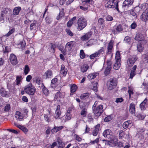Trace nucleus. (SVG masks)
I'll return each mask as SVG.
<instances>
[{"instance_id": "393cba45", "label": "nucleus", "mask_w": 148, "mask_h": 148, "mask_svg": "<svg viewBox=\"0 0 148 148\" xmlns=\"http://www.w3.org/2000/svg\"><path fill=\"white\" fill-rule=\"evenodd\" d=\"M21 114V112H20L17 111L15 115V118L18 119L19 121H21L23 118V116Z\"/></svg>"}, {"instance_id": "338daca9", "label": "nucleus", "mask_w": 148, "mask_h": 148, "mask_svg": "<svg viewBox=\"0 0 148 148\" xmlns=\"http://www.w3.org/2000/svg\"><path fill=\"white\" fill-rule=\"evenodd\" d=\"M137 25L135 22H133L131 25V28L132 29H134L137 27Z\"/></svg>"}, {"instance_id": "7ed1b4c3", "label": "nucleus", "mask_w": 148, "mask_h": 148, "mask_svg": "<svg viewBox=\"0 0 148 148\" xmlns=\"http://www.w3.org/2000/svg\"><path fill=\"white\" fill-rule=\"evenodd\" d=\"M24 90L25 92L29 95H33L36 91V88L32 85V84H29L25 88Z\"/></svg>"}, {"instance_id": "a878e982", "label": "nucleus", "mask_w": 148, "mask_h": 148, "mask_svg": "<svg viewBox=\"0 0 148 148\" xmlns=\"http://www.w3.org/2000/svg\"><path fill=\"white\" fill-rule=\"evenodd\" d=\"M99 73L98 72H95L89 74L87 77L88 78L90 79H92L95 78L97 76L99 75Z\"/></svg>"}, {"instance_id": "e2e57ef3", "label": "nucleus", "mask_w": 148, "mask_h": 148, "mask_svg": "<svg viewBox=\"0 0 148 148\" xmlns=\"http://www.w3.org/2000/svg\"><path fill=\"white\" fill-rule=\"evenodd\" d=\"M8 9L5 8L1 11V16L3 17L4 14H6L8 12Z\"/></svg>"}, {"instance_id": "c03bdc74", "label": "nucleus", "mask_w": 148, "mask_h": 148, "mask_svg": "<svg viewBox=\"0 0 148 148\" xmlns=\"http://www.w3.org/2000/svg\"><path fill=\"white\" fill-rule=\"evenodd\" d=\"M99 56V55L98 53L97 52H96L95 53L91 55L90 56V58L91 59H93Z\"/></svg>"}, {"instance_id": "20e7f679", "label": "nucleus", "mask_w": 148, "mask_h": 148, "mask_svg": "<svg viewBox=\"0 0 148 148\" xmlns=\"http://www.w3.org/2000/svg\"><path fill=\"white\" fill-rule=\"evenodd\" d=\"M103 108V106L102 105H100L96 108H94L92 109L93 112L96 116H99L102 112Z\"/></svg>"}, {"instance_id": "cd10ccee", "label": "nucleus", "mask_w": 148, "mask_h": 148, "mask_svg": "<svg viewBox=\"0 0 148 148\" xmlns=\"http://www.w3.org/2000/svg\"><path fill=\"white\" fill-rule=\"evenodd\" d=\"M143 35L142 34L138 33L136 34L134 39L136 40H138V41H140L142 40H144L143 39Z\"/></svg>"}, {"instance_id": "dca6fc26", "label": "nucleus", "mask_w": 148, "mask_h": 148, "mask_svg": "<svg viewBox=\"0 0 148 148\" xmlns=\"http://www.w3.org/2000/svg\"><path fill=\"white\" fill-rule=\"evenodd\" d=\"M92 35V33L91 32H88L85 35L81 37V39L83 41L88 40L90 38Z\"/></svg>"}, {"instance_id": "58836bf2", "label": "nucleus", "mask_w": 148, "mask_h": 148, "mask_svg": "<svg viewBox=\"0 0 148 148\" xmlns=\"http://www.w3.org/2000/svg\"><path fill=\"white\" fill-rule=\"evenodd\" d=\"M30 71L28 65H25L24 70V73L25 75L27 74Z\"/></svg>"}, {"instance_id": "aec40b11", "label": "nucleus", "mask_w": 148, "mask_h": 148, "mask_svg": "<svg viewBox=\"0 0 148 148\" xmlns=\"http://www.w3.org/2000/svg\"><path fill=\"white\" fill-rule=\"evenodd\" d=\"M21 8L20 7L18 6L14 8L13 11V14L14 15H18Z\"/></svg>"}, {"instance_id": "864d4df0", "label": "nucleus", "mask_w": 148, "mask_h": 148, "mask_svg": "<svg viewBox=\"0 0 148 148\" xmlns=\"http://www.w3.org/2000/svg\"><path fill=\"white\" fill-rule=\"evenodd\" d=\"M74 136L76 140L80 142L82 140V139L77 134H75Z\"/></svg>"}, {"instance_id": "0e129e2a", "label": "nucleus", "mask_w": 148, "mask_h": 148, "mask_svg": "<svg viewBox=\"0 0 148 148\" xmlns=\"http://www.w3.org/2000/svg\"><path fill=\"white\" fill-rule=\"evenodd\" d=\"M128 92L129 93V98H131V95H133L134 93L133 92L132 90L131 89L130 87H129V90H128Z\"/></svg>"}, {"instance_id": "a18cd8bd", "label": "nucleus", "mask_w": 148, "mask_h": 148, "mask_svg": "<svg viewBox=\"0 0 148 148\" xmlns=\"http://www.w3.org/2000/svg\"><path fill=\"white\" fill-rule=\"evenodd\" d=\"M111 68L109 67H107L104 72V74L106 76L108 75L110 73Z\"/></svg>"}, {"instance_id": "f8f14e48", "label": "nucleus", "mask_w": 148, "mask_h": 148, "mask_svg": "<svg viewBox=\"0 0 148 148\" xmlns=\"http://www.w3.org/2000/svg\"><path fill=\"white\" fill-rule=\"evenodd\" d=\"M74 43L75 42L72 41L67 42L65 46V50L70 51L74 45Z\"/></svg>"}, {"instance_id": "f257e3e1", "label": "nucleus", "mask_w": 148, "mask_h": 148, "mask_svg": "<svg viewBox=\"0 0 148 148\" xmlns=\"http://www.w3.org/2000/svg\"><path fill=\"white\" fill-rule=\"evenodd\" d=\"M78 27L77 29L79 30H81L84 28L87 25V21L84 17L80 18L77 21Z\"/></svg>"}, {"instance_id": "ea45409f", "label": "nucleus", "mask_w": 148, "mask_h": 148, "mask_svg": "<svg viewBox=\"0 0 148 148\" xmlns=\"http://www.w3.org/2000/svg\"><path fill=\"white\" fill-rule=\"evenodd\" d=\"M120 52L119 51H117L115 56V59L116 60H119L121 61V58L120 57Z\"/></svg>"}, {"instance_id": "c9c22d12", "label": "nucleus", "mask_w": 148, "mask_h": 148, "mask_svg": "<svg viewBox=\"0 0 148 148\" xmlns=\"http://www.w3.org/2000/svg\"><path fill=\"white\" fill-rule=\"evenodd\" d=\"M88 68V66L87 65H84L81 67V70L82 72H86Z\"/></svg>"}, {"instance_id": "5fc2aeb1", "label": "nucleus", "mask_w": 148, "mask_h": 148, "mask_svg": "<svg viewBox=\"0 0 148 148\" xmlns=\"http://www.w3.org/2000/svg\"><path fill=\"white\" fill-rule=\"evenodd\" d=\"M97 83L96 82L94 83L93 84V86L92 88V89L96 92H97Z\"/></svg>"}, {"instance_id": "ddd939ff", "label": "nucleus", "mask_w": 148, "mask_h": 148, "mask_svg": "<svg viewBox=\"0 0 148 148\" xmlns=\"http://www.w3.org/2000/svg\"><path fill=\"white\" fill-rule=\"evenodd\" d=\"M123 30V28L121 25H119L112 30V32L114 34H117Z\"/></svg>"}, {"instance_id": "9b49d317", "label": "nucleus", "mask_w": 148, "mask_h": 148, "mask_svg": "<svg viewBox=\"0 0 148 148\" xmlns=\"http://www.w3.org/2000/svg\"><path fill=\"white\" fill-rule=\"evenodd\" d=\"M10 61L12 64L14 65H16L18 62L17 60L16 57L14 54H11L10 57Z\"/></svg>"}, {"instance_id": "69168bd1", "label": "nucleus", "mask_w": 148, "mask_h": 148, "mask_svg": "<svg viewBox=\"0 0 148 148\" xmlns=\"http://www.w3.org/2000/svg\"><path fill=\"white\" fill-rule=\"evenodd\" d=\"M18 45H21V46L23 47H24L25 45V42L23 40L20 41L19 42V43L18 44Z\"/></svg>"}, {"instance_id": "0eeeda50", "label": "nucleus", "mask_w": 148, "mask_h": 148, "mask_svg": "<svg viewBox=\"0 0 148 148\" xmlns=\"http://www.w3.org/2000/svg\"><path fill=\"white\" fill-rule=\"evenodd\" d=\"M109 2L110 3L111 8H115V9L119 12V10L118 8L119 1L116 0H110Z\"/></svg>"}, {"instance_id": "3c124183", "label": "nucleus", "mask_w": 148, "mask_h": 148, "mask_svg": "<svg viewBox=\"0 0 148 148\" xmlns=\"http://www.w3.org/2000/svg\"><path fill=\"white\" fill-rule=\"evenodd\" d=\"M15 31V29L14 28H13L10 30L8 33L5 35L7 36H9L12 34L14 33Z\"/></svg>"}, {"instance_id": "603ef678", "label": "nucleus", "mask_w": 148, "mask_h": 148, "mask_svg": "<svg viewBox=\"0 0 148 148\" xmlns=\"http://www.w3.org/2000/svg\"><path fill=\"white\" fill-rule=\"evenodd\" d=\"M92 41V40H90L88 42L85 44V45L87 47H89L92 46L93 44Z\"/></svg>"}, {"instance_id": "bb28decb", "label": "nucleus", "mask_w": 148, "mask_h": 148, "mask_svg": "<svg viewBox=\"0 0 148 148\" xmlns=\"http://www.w3.org/2000/svg\"><path fill=\"white\" fill-rule=\"evenodd\" d=\"M67 70L66 69H65L64 65H62L61 70L60 71V73L63 75H66L67 73Z\"/></svg>"}, {"instance_id": "f704fd0d", "label": "nucleus", "mask_w": 148, "mask_h": 148, "mask_svg": "<svg viewBox=\"0 0 148 148\" xmlns=\"http://www.w3.org/2000/svg\"><path fill=\"white\" fill-rule=\"evenodd\" d=\"M51 47H50V51L52 53H54L55 51V48L56 46V45L52 43H50Z\"/></svg>"}, {"instance_id": "a19ab883", "label": "nucleus", "mask_w": 148, "mask_h": 148, "mask_svg": "<svg viewBox=\"0 0 148 148\" xmlns=\"http://www.w3.org/2000/svg\"><path fill=\"white\" fill-rule=\"evenodd\" d=\"M10 109V104L9 103L7 104L6 106L4 107V111L5 112H8Z\"/></svg>"}, {"instance_id": "c85d7f7f", "label": "nucleus", "mask_w": 148, "mask_h": 148, "mask_svg": "<svg viewBox=\"0 0 148 148\" xmlns=\"http://www.w3.org/2000/svg\"><path fill=\"white\" fill-rule=\"evenodd\" d=\"M120 62V61L116 60V62L113 66V68L114 69L117 70L119 68L121 65Z\"/></svg>"}, {"instance_id": "72a5a7b5", "label": "nucleus", "mask_w": 148, "mask_h": 148, "mask_svg": "<svg viewBox=\"0 0 148 148\" xmlns=\"http://www.w3.org/2000/svg\"><path fill=\"white\" fill-rule=\"evenodd\" d=\"M89 96V94L88 93H84L80 96V98L82 99H85L88 98Z\"/></svg>"}, {"instance_id": "de8ad7c7", "label": "nucleus", "mask_w": 148, "mask_h": 148, "mask_svg": "<svg viewBox=\"0 0 148 148\" xmlns=\"http://www.w3.org/2000/svg\"><path fill=\"white\" fill-rule=\"evenodd\" d=\"M80 56L81 58L83 59L85 57V55L83 50H81L80 51Z\"/></svg>"}, {"instance_id": "e433bc0d", "label": "nucleus", "mask_w": 148, "mask_h": 148, "mask_svg": "<svg viewBox=\"0 0 148 148\" xmlns=\"http://www.w3.org/2000/svg\"><path fill=\"white\" fill-rule=\"evenodd\" d=\"M104 20L102 18H100L98 20V24L99 25H102V27H104Z\"/></svg>"}, {"instance_id": "1a4fd4ad", "label": "nucleus", "mask_w": 148, "mask_h": 148, "mask_svg": "<svg viewBox=\"0 0 148 148\" xmlns=\"http://www.w3.org/2000/svg\"><path fill=\"white\" fill-rule=\"evenodd\" d=\"M140 18L142 21H148V8L147 9L142 13Z\"/></svg>"}, {"instance_id": "4d7b16f0", "label": "nucleus", "mask_w": 148, "mask_h": 148, "mask_svg": "<svg viewBox=\"0 0 148 148\" xmlns=\"http://www.w3.org/2000/svg\"><path fill=\"white\" fill-rule=\"evenodd\" d=\"M106 21H111L113 20L112 16L110 15H108L106 18Z\"/></svg>"}, {"instance_id": "13d9d810", "label": "nucleus", "mask_w": 148, "mask_h": 148, "mask_svg": "<svg viewBox=\"0 0 148 148\" xmlns=\"http://www.w3.org/2000/svg\"><path fill=\"white\" fill-rule=\"evenodd\" d=\"M124 41L125 42L129 44L130 42V39L129 37L127 36L125 37Z\"/></svg>"}, {"instance_id": "09e8293b", "label": "nucleus", "mask_w": 148, "mask_h": 148, "mask_svg": "<svg viewBox=\"0 0 148 148\" xmlns=\"http://www.w3.org/2000/svg\"><path fill=\"white\" fill-rule=\"evenodd\" d=\"M112 118L110 115L106 117L104 119L105 122H109L112 120Z\"/></svg>"}, {"instance_id": "423d86ee", "label": "nucleus", "mask_w": 148, "mask_h": 148, "mask_svg": "<svg viewBox=\"0 0 148 148\" xmlns=\"http://www.w3.org/2000/svg\"><path fill=\"white\" fill-rule=\"evenodd\" d=\"M138 58L136 55L131 56L127 60V65L129 66H131L134 64Z\"/></svg>"}, {"instance_id": "37998d69", "label": "nucleus", "mask_w": 148, "mask_h": 148, "mask_svg": "<svg viewBox=\"0 0 148 148\" xmlns=\"http://www.w3.org/2000/svg\"><path fill=\"white\" fill-rule=\"evenodd\" d=\"M70 110H68L66 113V120H69L71 118V116L70 113Z\"/></svg>"}, {"instance_id": "4468645a", "label": "nucleus", "mask_w": 148, "mask_h": 148, "mask_svg": "<svg viewBox=\"0 0 148 148\" xmlns=\"http://www.w3.org/2000/svg\"><path fill=\"white\" fill-rule=\"evenodd\" d=\"M60 105L57 106L55 112V115L54 118L56 119H61L60 117L61 114V112L60 110Z\"/></svg>"}, {"instance_id": "4be33fe9", "label": "nucleus", "mask_w": 148, "mask_h": 148, "mask_svg": "<svg viewBox=\"0 0 148 148\" xmlns=\"http://www.w3.org/2000/svg\"><path fill=\"white\" fill-rule=\"evenodd\" d=\"M57 142L58 144V148H65V144L64 142L60 139H57Z\"/></svg>"}, {"instance_id": "49530a36", "label": "nucleus", "mask_w": 148, "mask_h": 148, "mask_svg": "<svg viewBox=\"0 0 148 148\" xmlns=\"http://www.w3.org/2000/svg\"><path fill=\"white\" fill-rule=\"evenodd\" d=\"M21 77H20L19 76H17L16 77V84L17 85H19L20 84V82H21Z\"/></svg>"}, {"instance_id": "7c9ffc66", "label": "nucleus", "mask_w": 148, "mask_h": 148, "mask_svg": "<svg viewBox=\"0 0 148 148\" xmlns=\"http://www.w3.org/2000/svg\"><path fill=\"white\" fill-rule=\"evenodd\" d=\"M131 15L133 16L135 18H137L138 15L136 12L135 8H134L129 11Z\"/></svg>"}, {"instance_id": "473e14b6", "label": "nucleus", "mask_w": 148, "mask_h": 148, "mask_svg": "<svg viewBox=\"0 0 148 148\" xmlns=\"http://www.w3.org/2000/svg\"><path fill=\"white\" fill-rule=\"evenodd\" d=\"M132 123V121L130 120H129L127 121H125L123 125V126L124 128H127L128 127L129 125H130Z\"/></svg>"}, {"instance_id": "8fccbe9b", "label": "nucleus", "mask_w": 148, "mask_h": 148, "mask_svg": "<svg viewBox=\"0 0 148 148\" xmlns=\"http://www.w3.org/2000/svg\"><path fill=\"white\" fill-rule=\"evenodd\" d=\"M66 32L68 34L71 36H72L73 35V34L72 32L69 29H66Z\"/></svg>"}, {"instance_id": "680f3d73", "label": "nucleus", "mask_w": 148, "mask_h": 148, "mask_svg": "<svg viewBox=\"0 0 148 148\" xmlns=\"http://www.w3.org/2000/svg\"><path fill=\"white\" fill-rule=\"evenodd\" d=\"M99 138H97L94 140H93V141L91 140L90 143L91 144H94L95 143H97L99 142Z\"/></svg>"}, {"instance_id": "f3484780", "label": "nucleus", "mask_w": 148, "mask_h": 148, "mask_svg": "<svg viewBox=\"0 0 148 148\" xmlns=\"http://www.w3.org/2000/svg\"><path fill=\"white\" fill-rule=\"evenodd\" d=\"M63 128V127L62 126L57 127L54 125L53 128L51 130V132L53 134H54L61 130Z\"/></svg>"}, {"instance_id": "774afa93", "label": "nucleus", "mask_w": 148, "mask_h": 148, "mask_svg": "<svg viewBox=\"0 0 148 148\" xmlns=\"http://www.w3.org/2000/svg\"><path fill=\"white\" fill-rule=\"evenodd\" d=\"M73 22L71 21H70V20H69L67 23V26L68 27H71L72 25L73 24Z\"/></svg>"}, {"instance_id": "9d476101", "label": "nucleus", "mask_w": 148, "mask_h": 148, "mask_svg": "<svg viewBox=\"0 0 148 148\" xmlns=\"http://www.w3.org/2000/svg\"><path fill=\"white\" fill-rule=\"evenodd\" d=\"M114 42L113 40H111L109 43L107 49V54H110L112 52V51L113 47Z\"/></svg>"}, {"instance_id": "bf43d9fd", "label": "nucleus", "mask_w": 148, "mask_h": 148, "mask_svg": "<svg viewBox=\"0 0 148 148\" xmlns=\"http://www.w3.org/2000/svg\"><path fill=\"white\" fill-rule=\"evenodd\" d=\"M87 109L85 108H83L81 111L80 114L81 115L86 114L87 113Z\"/></svg>"}, {"instance_id": "2eb2a0df", "label": "nucleus", "mask_w": 148, "mask_h": 148, "mask_svg": "<svg viewBox=\"0 0 148 148\" xmlns=\"http://www.w3.org/2000/svg\"><path fill=\"white\" fill-rule=\"evenodd\" d=\"M0 94L3 97H7L8 96V92L6 91L2 87L0 89Z\"/></svg>"}, {"instance_id": "a211bd4d", "label": "nucleus", "mask_w": 148, "mask_h": 148, "mask_svg": "<svg viewBox=\"0 0 148 148\" xmlns=\"http://www.w3.org/2000/svg\"><path fill=\"white\" fill-rule=\"evenodd\" d=\"M52 75V72L51 71L48 70L45 73L43 77L45 79H47L51 78Z\"/></svg>"}, {"instance_id": "6e6552de", "label": "nucleus", "mask_w": 148, "mask_h": 148, "mask_svg": "<svg viewBox=\"0 0 148 148\" xmlns=\"http://www.w3.org/2000/svg\"><path fill=\"white\" fill-rule=\"evenodd\" d=\"M146 40H142L141 41H138L137 45V49L138 51L140 52H141L143 49V45L146 43Z\"/></svg>"}, {"instance_id": "c756f323", "label": "nucleus", "mask_w": 148, "mask_h": 148, "mask_svg": "<svg viewBox=\"0 0 148 148\" xmlns=\"http://www.w3.org/2000/svg\"><path fill=\"white\" fill-rule=\"evenodd\" d=\"M77 87L75 84H73L71 87V95H72L74 92L76 91Z\"/></svg>"}, {"instance_id": "6ab92c4d", "label": "nucleus", "mask_w": 148, "mask_h": 148, "mask_svg": "<svg viewBox=\"0 0 148 148\" xmlns=\"http://www.w3.org/2000/svg\"><path fill=\"white\" fill-rule=\"evenodd\" d=\"M129 112L132 114H135V106L133 103H132L130 104Z\"/></svg>"}, {"instance_id": "4c0bfd02", "label": "nucleus", "mask_w": 148, "mask_h": 148, "mask_svg": "<svg viewBox=\"0 0 148 148\" xmlns=\"http://www.w3.org/2000/svg\"><path fill=\"white\" fill-rule=\"evenodd\" d=\"M42 88L44 94L46 95H48L49 90L43 85V86H42Z\"/></svg>"}, {"instance_id": "39448f33", "label": "nucleus", "mask_w": 148, "mask_h": 148, "mask_svg": "<svg viewBox=\"0 0 148 148\" xmlns=\"http://www.w3.org/2000/svg\"><path fill=\"white\" fill-rule=\"evenodd\" d=\"M133 2L134 0H125L123 3L122 8L124 11H126L132 5Z\"/></svg>"}, {"instance_id": "5701e85b", "label": "nucleus", "mask_w": 148, "mask_h": 148, "mask_svg": "<svg viewBox=\"0 0 148 148\" xmlns=\"http://www.w3.org/2000/svg\"><path fill=\"white\" fill-rule=\"evenodd\" d=\"M103 135L105 137H106L108 135H112V132L110 130L107 129L104 131L103 133Z\"/></svg>"}, {"instance_id": "6e6d98bb", "label": "nucleus", "mask_w": 148, "mask_h": 148, "mask_svg": "<svg viewBox=\"0 0 148 148\" xmlns=\"http://www.w3.org/2000/svg\"><path fill=\"white\" fill-rule=\"evenodd\" d=\"M145 115H143L142 114H139L137 115V117L139 119L142 120L143 119L145 118Z\"/></svg>"}, {"instance_id": "052dcab7", "label": "nucleus", "mask_w": 148, "mask_h": 148, "mask_svg": "<svg viewBox=\"0 0 148 148\" xmlns=\"http://www.w3.org/2000/svg\"><path fill=\"white\" fill-rule=\"evenodd\" d=\"M112 63L111 60H108L107 61V67H109L110 68H111V66L112 65Z\"/></svg>"}, {"instance_id": "f03ea898", "label": "nucleus", "mask_w": 148, "mask_h": 148, "mask_svg": "<svg viewBox=\"0 0 148 148\" xmlns=\"http://www.w3.org/2000/svg\"><path fill=\"white\" fill-rule=\"evenodd\" d=\"M117 79L115 78L114 77L110 79L107 82L108 89L111 90L115 88L117 85Z\"/></svg>"}, {"instance_id": "2f4dec72", "label": "nucleus", "mask_w": 148, "mask_h": 148, "mask_svg": "<svg viewBox=\"0 0 148 148\" xmlns=\"http://www.w3.org/2000/svg\"><path fill=\"white\" fill-rule=\"evenodd\" d=\"M38 24V22L37 21L34 20L33 23L30 25V27L31 30L35 29L36 27V25Z\"/></svg>"}, {"instance_id": "79ce46f5", "label": "nucleus", "mask_w": 148, "mask_h": 148, "mask_svg": "<svg viewBox=\"0 0 148 148\" xmlns=\"http://www.w3.org/2000/svg\"><path fill=\"white\" fill-rule=\"evenodd\" d=\"M125 135L124 132L123 130H120L119 134V139H122L123 138Z\"/></svg>"}, {"instance_id": "b1692460", "label": "nucleus", "mask_w": 148, "mask_h": 148, "mask_svg": "<svg viewBox=\"0 0 148 148\" xmlns=\"http://www.w3.org/2000/svg\"><path fill=\"white\" fill-rule=\"evenodd\" d=\"M65 95V93L63 92H61L60 91L58 92L55 95L54 98L55 99H57L58 97L60 98H62L64 97Z\"/></svg>"}, {"instance_id": "412c9836", "label": "nucleus", "mask_w": 148, "mask_h": 148, "mask_svg": "<svg viewBox=\"0 0 148 148\" xmlns=\"http://www.w3.org/2000/svg\"><path fill=\"white\" fill-rule=\"evenodd\" d=\"M100 126V125L99 124H98L95 126V128L92 131V133L93 136H96L97 135L99 130Z\"/></svg>"}]
</instances>
